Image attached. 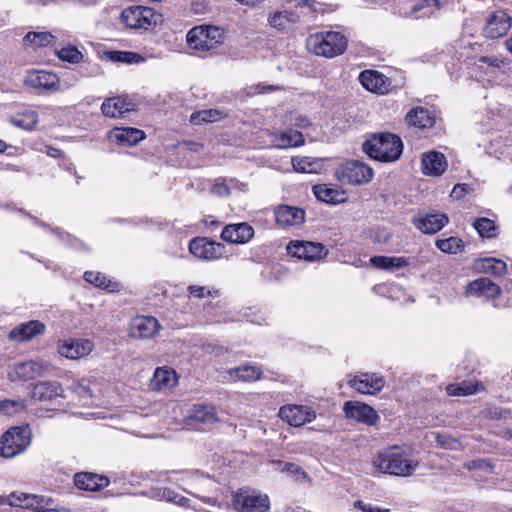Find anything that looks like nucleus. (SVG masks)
Instances as JSON below:
<instances>
[{"label":"nucleus","mask_w":512,"mask_h":512,"mask_svg":"<svg viewBox=\"0 0 512 512\" xmlns=\"http://www.w3.org/2000/svg\"><path fill=\"white\" fill-rule=\"evenodd\" d=\"M436 441L439 445L447 449H456L459 445V442L456 439H453L446 434H438L436 436Z\"/></svg>","instance_id":"nucleus-58"},{"label":"nucleus","mask_w":512,"mask_h":512,"mask_svg":"<svg viewBox=\"0 0 512 512\" xmlns=\"http://www.w3.org/2000/svg\"><path fill=\"white\" fill-rule=\"evenodd\" d=\"M374 176L373 169L357 160L347 161L335 170V177L342 183L362 185L370 182Z\"/></svg>","instance_id":"nucleus-8"},{"label":"nucleus","mask_w":512,"mask_h":512,"mask_svg":"<svg viewBox=\"0 0 512 512\" xmlns=\"http://www.w3.org/2000/svg\"><path fill=\"white\" fill-rule=\"evenodd\" d=\"M270 137L272 146L280 149L297 147L304 144L303 134L293 129L281 133H270Z\"/></svg>","instance_id":"nucleus-29"},{"label":"nucleus","mask_w":512,"mask_h":512,"mask_svg":"<svg viewBox=\"0 0 512 512\" xmlns=\"http://www.w3.org/2000/svg\"><path fill=\"white\" fill-rule=\"evenodd\" d=\"M178 375L172 367L162 366L155 369L151 384H177Z\"/></svg>","instance_id":"nucleus-40"},{"label":"nucleus","mask_w":512,"mask_h":512,"mask_svg":"<svg viewBox=\"0 0 512 512\" xmlns=\"http://www.w3.org/2000/svg\"><path fill=\"white\" fill-rule=\"evenodd\" d=\"M382 386H359L358 391L363 394L375 395L381 391Z\"/></svg>","instance_id":"nucleus-63"},{"label":"nucleus","mask_w":512,"mask_h":512,"mask_svg":"<svg viewBox=\"0 0 512 512\" xmlns=\"http://www.w3.org/2000/svg\"><path fill=\"white\" fill-rule=\"evenodd\" d=\"M189 47L200 53L215 50L224 39L223 30L216 26H197L187 33Z\"/></svg>","instance_id":"nucleus-5"},{"label":"nucleus","mask_w":512,"mask_h":512,"mask_svg":"<svg viewBox=\"0 0 512 512\" xmlns=\"http://www.w3.org/2000/svg\"><path fill=\"white\" fill-rule=\"evenodd\" d=\"M354 505L356 508L362 510L363 512H390L389 509H381L379 507L372 506L371 504H367L360 500L356 501Z\"/></svg>","instance_id":"nucleus-60"},{"label":"nucleus","mask_w":512,"mask_h":512,"mask_svg":"<svg viewBox=\"0 0 512 512\" xmlns=\"http://www.w3.org/2000/svg\"><path fill=\"white\" fill-rule=\"evenodd\" d=\"M74 484L82 490L98 491L109 485V479L95 473L81 472L74 476Z\"/></svg>","instance_id":"nucleus-27"},{"label":"nucleus","mask_w":512,"mask_h":512,"mask_svg":"<svg viewBox=\"0 0 512 512\" xmlns=\"http://www.w3.org/2000/svg\"><path fill=\"white\" fill-rule=\"evenodd\" d=\"M54 36L48 32H29L24 37V43L32 45L34 48L46 47L52 43Z\"/></svg>","instance_id":"nucleus-43"},{"label":"nucleus","mask_w":512,"mask_h":512,"mask_svg":"<svg viewBox=\"0 0 512 512\" xmlns=\"http://www.w3.org/2000/svg\"><path fill=\"white\" fill-rule=\"evenodd\" d=\"M275 219L281 226H298L304 222L305 212L298 207L281 205L275 210Z\"/></svg>","instance_id":"nucleus-26"},{"label":"nucleus","mask_w":512,"mask_h":512,"mask_svg":"<svg viewBox=\"0 0 512 512\" xmlns=\"http://www.w3.org/2000/svg\"><path fill=\"white\" fill-rule=\"evenodd\" d=\"M373 466L381 473L407 477L414 473L418 461L398 447L387 448L380 451L373 460Z\"/></svg>","instance_id":"nucleus-1"},{"label":"nucleus","mask_w":512,"mask_h":512,"mask_svg":"<svg viewBox=\"0 0 512 512\" xmlns=\"http://www.w3.org/2000/svg\"><path fill=\"white\" fill-rule=\"evenodd\" d=\"M254 236V229L248 223H236L226 225L221 233V238L233 244H245Z\"/></svg>","instance_id":"nucleus-21"},{"label":"nucleus","mask_w":512,"mask_h":512,"mask_svg":"<svg viewBox=\"0 0 512 512\" xmlns=\"http://www.w3.org/2000/svg\"><path fill=\"white\" fill-rule=\"evenodd\" d=\"M189 251L195 257L203 260H216L223 256L224 245L207 238H194L189 243Z\"/></svg>","instance_id":"nucleus-12"},{"label":"nucleus","mask_w":512,"mask_h":512,"mask_svg":"<svg viewBox=\"0 0 512 512\" xmlns=\"http://www.w3.org/2000/svg\"><path fill=\"white\" fill-rule=\"evenodd\" d=\"M62 386H33L31 398L35 401H52L56 399L60 393L58 390Z\"/></svg>","instance_id":"nucleus-41"},{"label":"nucleus","mask_w":512,"mask_h":512,"mask_svg":"<svg viewBox=\"0 0 512 512\" xmlns=\"http://www.w3.org/2000/svg\"><path fill=\"white\" fill-rule=\"evenodd\" d=\"M364 152L380 162H394L403 152V142L397 135L379 133L372 135L363 143Z\"/></svg>","instance_id":"nucleus-2"},{"label":"nucleus","mask_w":512,"mask_h":512,"mask_svg":"<svg viewBox=\"0 0 512 512\" xmlns=\"http://www.w3.org/2000/svg\"><path fill=\"white\" fill-rule=\"evenodd\" d=\"M84 279L88 283L109 292L117 291L120 287L118 282L109 279L106 275L100 272L87 271L84 273Z\"/></svg>","instance_id":"nucleus-34"},{"label":"nucleus","mask_w":512,"mask_h":512,"mask_svg":"<svg viewBox=\"0 0 512 512\" xmlns=\"http://www.w3.org/2000/svg\"><path fill=\"white\" fill-rule=\"evenodd\" d=\"M38 120V114L35 111H27L21 119L16 120V124L25 129H31L38 123Z\"/></svg>","instance_id":"nucleus-52"},{"label":"nucleus","mask_w":512,"mask_h":512,"mask_svg":"<svg viewBox=\"0 0 512 512\" xmlns=\"http://www.w3.org/2000/svg\"><path fill=\"white\" fill-rule=\"evenodd\" d=\"M226 373L229 375L226 379L230 381L255 382L261 379L262 370L256 364L245 363L229 369Z\"/></svg>","instance_id":"nucleus-28"},{"label":"nucleus","mask_w":512,"mask_h":512,"mask_svg":"<svg viewBox=\"0 0 512 512\" xmlns=\"http://www.w3.org/2000/svg\"><path fill=\"white\" fill-rule=\"evenodd\" d=\"M222 116L223 113L216 109L202 110L194 112L190 117V121L195 125H199L202 123L218 121L222 118Z\"/></svg>","instance_id":"nucleus-42"},{"label":"nucleus","mask_w":512,"mask_h":512,"mask_svg":"<svg viewBox=\"0 0 512 512\" xmlns=\"http://www.w3.org/2000/svg\"><path fill=\"white\" fill-rule=\"evenodd\" d=\"M412 263L411 258L408 257H389L388 256V269L397 270L409 266Z\"/></svg>","instance_id":"nucleus-56"},{"label":"nucleus","mask_w":512,"mask_h":512,"mask_svg":"<svg viewBox=\"0 0 512 512\" xmlns=\"http://www.w3.org/2000/svg\"><path fill=\"white\" fill-rule=\"evenodd\" d=\"M440 7L438 0H420L411 7L409 15L414 19L429 18L434 14V9Z\"/></svg>","instance_id":"nucleus-36"},{"label":"nucleus","mask_w":512,"mask_h":512,"mask_svg":"<svg viewBox=\"0 0 512 512\" xmlns=\"http://www.w3.org/2000/svg\"><path fill=\"white\" fill-rule=\"evenodd\" d=\"M42 367L35 361L18 364L14 368V374L19 380L29 381L41 374Z\"/></svg>","instance_id":"nucleus-37"},{"label":"nucleus","mask_w":512,"mask_h":512,"mask_svg":"<svg viewBox=\"0 0 512 512\" xmlns=\"http://www.w3.org/2000/svg\"><path fill=\"white\" fill-rule=\"evenodd\" d=\"M57 55L61 60L70 63H79L83 58L82 53L74 46L63 47Z\"/></svg>","instance_id":"nucleus-49"},{"label":"nucleus","mask_w":512,"mask_h":512,"mask_svg":"<svg viewBox=\"0 0 512 512\" xmlns=\"http://www.w3.org/2000/svg\"><path fill=\"white\" fill-rule=\"evenodd\" d=\"M279 415L289 425L299 427L316 418V413L308 406L287 405L280 408Z\"/></svg>","instance_id":"nucleus-15"},{"label":"nucleus","mask_w":512,"mask_h":512,"mask_svg":"<svg viewBox=\"0 0 512 512\" xmlns=\"http://www.w3.org/2000/svg\"><path fill=\"white\" fill-rule=\"evenodd\" d=\"M448 222V216L439 212L419 215L413 219V224L415 227L425 234L437 233L445 225H447Z\"/></svg>","instance_id":"nucleus-20"},{"label":"nucleus","mask_w":512,"mask_h":512,"mask_svg":"<svg viewBox=\"0 0 512 512\" xmlns=\"http://www.w3.org/2000/svg\"><path fill=\"white\" fill-rule=\"evenodd\" d=\"M94 344L89 339H67L59 343L58 353L68 359L76 360L89 355Z\"/></svg>","instance_id":"nucleus-16"},{"label":"nucleus","mask_w":512,"mask_h":512,"mask_svg":"<svg viewBox=\"0 0 512 512\" xmlns=\"http://www.w3.org/2000/svg\"><path fill=\"white\" fill-rule=\"evenodd\" d=\"M7 501L11 506L33 510L40 502H44V498L25 493H12L8 496Z\"/></svg>","instance_id":"nucleus-35"},{"label":"nucleus","mask_w":512,"mask_h":512,"mask_svg":"<svg viewBox=\"0 0 512 512\" xmlns=\"http://www.w3.org/2000/svg\"><path fill=\"white\" fill-rule=\"evenodd\" d=\"M473 227L481 237L492 238L497 234V227L493 220L488 218H479L473 222Z\"/></svg>","instance_id":"nucleus-44"},{"label":"nucleus","mask_w":512,"mask_h":512,"mask_svg":"<svg viewBox=\"0 0 512 512\" xmlns=\"http://www.w3.org/2000/svg\"><path fill=\"white\" fill-rule=\"evenodd\" d=\"M120 20L129 29L148 30L157 25L159 15L149 7L130 6L122 11Z\"/></svg>","instance_id":"nucleus-7"},{"label":"nucleus","mask_w":512,"mask_h":512,"mask_svg":"<svg viewBox=\"0 0 512 512\" xmlns=\"http://www.w3.org/2000/svg\"><path fill=\"white\" fill-rule=\"evenodd\" d=\"M435 246L443 253L458 254L464 251L465 243L461 238L451 236L448 238L437 239L435 241Z\"/></svg>","instance_id":"nucleus-38"},{"label":"nucleus","mask_w":512,"mask_h":512,"mask_svg":"<svg viewBox=\"0 0 512 512\" xmlns=\"http://www.w3.org/2000/svg\"><path fill=\"white\" fill-rule=\"evenodd\" d=\"M273 464L276 466V470L295 476L296 479L306 477V473L303 471V469L299 465H296L295 463L274 461Z\"/></svg>","instance_id":"nucleus-48"},{"label":"nucleus","mask_w":512,"mask_h":512,"mask_svg":"<svg viewBox=\"0 0 512 512\" xmlns=\"http://www.w3.org/2000/svg\"><path fill=\"white\" fill-rule=\"evenodd\" d=\"M479 62L497 68L501 67L504 63L502 59L495 56H482L479 58Z\"/></svg>","instance_id":"nucleus-62"},{"label":"nucleus","mask_w":512,"mask_h":512,"mask_svg":"<svg viewBox=\"0 0 512 512\" xmlns=\"http://www.w3.org/2000/svg\"><path fill=\"white\" fill-rule=\"evenodd\" d=\"M156 497L161 500L175 503L179 506H186L189 499L168 488H160L156 491Z\"/></svg>","instance_id":"nucleus-46"},{"label":"nucleus","mask_w":512,"mask_h":512,"mask_svg":"<svg viewBox=\"0 0 512 512\" xmlns=\"http://www.w3.org/2000/svg\"><path fill=\"white\" fill-rule=\"evenodd\" d=\"M277 87L276 86H263V85H257L255 87V92L256 93H265L267 91H271V90H276Z\"/></svg>","instance_id":"nucleus-64"},{"label":"nucleus","mask_w":512,"mask_h":512,"mask_svg":"<svg viewBox=\"0 0 512 512\" xmlns=\"http://www.w3.org/2000/svg\"><path fill=\"white\" fill-rule=\"evenodd\" d=\"M313 193L315 197L327 204H340L345 202L346 193L343 190L331 187L326 184H318L313 186Z\"/></svg>","instance_id":"nucleus-30"},{"label":"nucleus","mask_w":512,"mask_h":512,"mask_svg":"<svg viewBox=\"0 0 512 512\" xmlns=\"http://www.w3.org/2000/svg\"><path fill=\"white\" fill-rule=\"evenodd\" d=\"M512 26V19L506 11L498 10L491 13L484 27V34L491 39H497L507 34Z\"/></svg>","instance_id":"nucleus-14"},{"label":"nucleus","mask_w":512,"mask_h":512,"mask_svg":"<svg viewBox=\"0 0 512 512\" xmlns=\"http://www.w3.org/2000/svg\"><path fill=\"white\" fill-rule=\"evenodd\" d=\"M383 379L380 375L376 373H363L359 372L354 375L349 374L347 375V384H378L379 382H382Z\"/></svg>","instance_id":"nucleus-45"},{"label":"nucleus","mask_w":512,"mask_h":512,"mask_svg":"<svg viewBox=\"0 0 512 512\" xmlns=\"http://www.w3.org/2000/svg\"><path fill=\"white\" fill-rule=\"evenodd\" d=\"M409 125L419 129L432 127L435 121L434 115L423 107L412 108L406 115Z\"/></svg>","instance_id":"nucleus-32"},{"label":"nucleus","mask_w":512,"mask_h":512,"mask_svg":"<svg viewBox=\"0 0 512 512\" xmlns=\"http://www.w3.org/2000/svg\"><path fill=\"white\" fill-rule=\"evenodd\" d=\"M32 433L28 426L9 428L0 437V456L13 458L23 453L31 443Z\"/></svg>","instance_id":"nucleus-6"},{"label":"nucleus","mask_w":512,"mask_h":512,"mask_svg":"<svg viewBox=\"0 0 512 512\" xmlns=\"http://www.w3.org/2000/svg\"><path fill=\"white\" fill-rule=\"evenodd\" d=\"M374 242L377 243H386L390 240V233L384 228H376L371 230L369 236Z\"/></svg>","instance_id":"nucleus-57"},{"label":"nucleus","mask_w":512,"mask_h":512,"mask_svg":"<svg viewBox=\"0 0 512 512\" xmlns=\"http://www.w3.org/2000/svg\"><path fill=\"white\" fill-rule=\"evenodd\" d=\"M474 267L478 272L495 276H502L507 271L506 263L503 260L492 257L476 260Z\"/></svg>","instance_id":"nucleus-33"},{"label":"nucleus","mask_w":512,"mask_h":512,"mask_svg":"<svg viewBox=\"0 0 512 512\" xmlns=\"http://www.w3.org/2000/svg\"><path fill=\"white\" fill-rule=\"evenodd\" d=\"M111 59L116 62H122L127 64L142 63L145 61L144 57L138 53L130 51H113L111 53Z\"/></svg>","instance_id":"nucleus-47"},{"label":"nucleus","mask_w":512,"mask_h":512,"mask_svg":"<svg viewBox=\"0 0 512 512\" xmlns=\"http://www.w3.org/2000/svg\"><path fill=\"white\" fill-rule=\"evenodd\" d=\"M500 287L488 278H478L469 282L465 287V295L467 297H482L486 300L495 299L500 295Z\"/></svg>","instance_id":"nucleus-18"},{"label":"nucleus","mask_w":512,"mask_h":512,"mask_svg":"<svg viewBox=\"0 0 512 512\" xmlns=\"http://www.w3.org/2000/svg\"><path fill=\"white\" fill-rule=\"evenodd\" d=\"M23 407L22 401L3 400L0 401V414L11 415Z\"/></svg>","instance_id":"nucleus-53"},{"label":"nucleus","mask_w":512,"mask_h":512,"mask_svg":"<svg viewBox=\"0 0 512 512\" xmlns=\"http://www.w3.org/2000/svg\"><path fill=\"white\" fill-rule=\"evenodd\" d=\"M187 291L189 293V296L199 298V299L205 298V297L215 298L219 295L218 290H211L206 286H200V285H190V286H188Z\"/></svg>","instance_id":"nucleus-51"},{"label":"nucleus","mask_w":512,"mask_h":512,"mask_svg":"<svg viewBox=\"0 0 512 512\" xmlns=\"http://www.w3.org/2000/svg\"><path fill=\"white\" fill-rule=\"evenodd\" d=\"M233 505L239 512H267L269 498L255 490L241 489L234 495Z\"/></svg>","instance_id":"nucleus-9"},{"label":"nucleus","mask_w":512,"mask_h":512,"mask_svg":"<svg viewBox=\"0 0 512 512\" xmlns=\"http://www.w3.org/2000/svg\"><path fill=\"white\" fill-rule=\"evenodd\" d=\"M108 138L122 146H133L145 138V133L132 127H115L109 131Z\"/></svg>","instance_id":"nucleus-24"},{"label":"nucleus","mask_w":512,"mask_h":512,"mask_svg":"<svg viewBox=\"0 0 512 512\" xmlns=\"http://www.w3.org/2000/svg\"><path fill=\"white\" fill-rule=\"evenodd\" d=\"M370 263L379 269H388V256H373L370 258Z\"/></svg>","instance_id":"nucleus-61"},{"label":"nucleus","mask_w":512,"mask_h":512,"mask_svg":"<svg viewBox=\"0 0 512 512\" xmlns=\"http://www.w3.org/2000/svg\"><path fill=\"white\" fill-rule=\"evenodd\" d=\"M465 468L468 470H474V469H480L485 472H490L492 469V466L490 462L486 459H475L470 460L464 464Z\"/></svg>","instance_id":"nucleus-55"},{"label":"nucleus","mask_w":512,"mask_h":512,"mask_svg":"<svg viewBox=\"0 0 512 512\" xmlns=\"http://www.w3.org/2000/svg\"><path fill=\"white\" fill-rule=\"evenodd\" d=\"M484 386H445L446 394L449 396H468L480 391Z\"/></svg>","instance_id":"nucleus-50"},{"label":"nucleus","mask_w":512,"mask_h":512,"mask_svg":"<svg viewBox=\"0 0 512 512\" xmlns=\"http://www.w3.org/2000/svg\"><path fill=\"white\" fill-rule=\"evenodd\" d=\"M307 49L325 58L342 55L348 47V38L340 31H319L308 36Z\"/></svg>","instance_id":"nucleus-3"},{"label":"nucleus","mask_w":512,"mask_h":512,"mask_svg":"<svg viewBox=\"0 0 512 512\" xmlns=\"http://www.w3.org/2000/svg\"><path fill=\"white\" fill-rule=\"evenodd\" d=\"M343 410L347 418L367 425L375 424L379 418L377 412L372 407L357 401H347L344 404Z\"/></svg>","instance_id":"nucleus-17"},{"label":"nucleus","mask_w":512,"mask_h":512,"mask_svg":"<svg viewBox=\"0 0 512 512\" xmlns=\"http://www.w3.org/2000/svg\"><path fill=\"white\" fill-rule=\"evenodd\" d=\"M130 110H132V104L125 97L108 98L101 106L102 113L111 118L120 117Z\"/></svg>","instance_id":"nucleus-31"},{"label":"nucleus","mask_w":512,"mask_h":512,"mask_svg":"<svg viewBox=\"0 0 512 512\" xmlns=\"http://www.w3.org/2000/svg\"><path fill=\"white\" fill-rule=\"evenodd\" d=\"M448 163L444 154L431 150L421 156V171L426 176H441L447 169Z\"/></svg>","instance_id":"nucleus-19"},{"label":"nucleus","mask_w":512,"mask_h":512,"mask_svg":"<svg viewBox=\"0 0 512 512\" xmlns=\"http://www.w3.org/2000/svg\"><path fill=\"white\" fill-rule=\"evenodd\" d=\"M287 251L294 257L307 261H318L326 257L328 250L324 245L309 241H292L287 246Z\"/></svg>","instance_id":"nucleus-10"},{"label":"nucleus","mask_w":512,"mask_h":512,"mask_svg":"<svg viewBox=\"0 0 512 512\" xmlns=\"http://www.w3.org/2000/svg\"><path fill=\"white\" fill-rule=\"evenodd\" d=\"M158 320L152 316H137L130 323V335L134 338H151L159 330Z\"/></svg>","instance_id":"nucleus-22"},{"label":"nucleus","mask_w":512,"mask_h":512,"mask_svg":"<svg viewBox=\"0 0 512 512\" xmlns=\"http://www.w3.org/2000/svg\"><path fill=\"white\" fill-rule=\"evenodd\" d=\"M218 421L215 407L203 404L194 405L185 417V424L196 429L214 425Z\"/></svg>","instance_id":"nucleus-11"},{"label":"nucleus","mask_w":512,"mask_h":512,"mask_svg":"<svg viewBox=\"0 0 512 512\" xmlns=\"http://www.w3.org/2000/svg\"><path fill=\"white\" fill-rule=\"evenodd\" d=\"M287 121L296 127L306 129L312 125L311 121L304 115L298 113H291L287 116Z\"/></svg>","instance_id":"nucleus-54"},{"label":"nucleus","mask_w":512,"mask_h":512,"mask_svg":"<svg viewBox=\"0 0 512 512\" xmlns=\"http://www.w3.org/2000/svg\"><path fill=\"white\" fill-rule=\"evenodd\" d=\"M212 192L218 196H228L230 194V188L225 180H217L212 187Z\"/></svg>","instance_id":"nucleus-59"},{"label":"nucleus","mask_w":512,"mask_h":512,"mask_svg":"<svg viewBox=\"0 0 512 512\" xmlns=\"http://www.w3.org/2000/svg\"><path fill=\"white\" fill-rule=\"evenodd\" d=\"M46 326L44 323L38 320H31L26 323H22L17 327L13 328L9 332V339L15 342H26L30 341L38 335H42L45 332Z\"/></svg>","instance_id":"nucleus-23"},{"label":"nucleus","mask_w":512,"mask_h":512,"mask_svg":"<svg viewBox=\"0 0 512 512\" xmlns=\"http://www.w3.org/2000/svg\"><path fill=\"white\" fill-rule=\"evenodd\" d=\"M26 85L40 92L60 90V80L55 73L48 71H30L25 77Z\"/></svg>","instance_id":"nucleus-13"},{"label":"nucleus","mask_w":512,"mask_h":512,"mask_svg":"<svg viewBox=\"0 0 512 512\" xmlns=\"http://www.w3.org/2000/svg\"><path fill=\"white\" fill-rule=\"evenodd\" d=\"M291 162L293 169L300 173H318L321 169L319 160L307 156L293 157Z\"/></svg>","instance_id":"nucleus-39"},{"label":"nucleus","mask_w":512,"mask_h":512,"mask_svg":"<svg viewBox=\"0 0 512 512\" xmlns=\"http://www.w3.org/2000/svg\"><path fill=\"white\" fill-rule=\"evenodd\" d=\"M299 7H308L312 11H323L321 4L312 0H300L294 9L284 8L268 13V26L278 32L287 33L294 28L300 20Z\"/></svg>","instance_id":"nucleus-4"},{"label":"nucleus","mask_w":512,"mask_h":512,"mask_svg":"<svg viewBox=\"0 0 512 512\" xmlns=\"http://www.w3.org/2000/svg\"><path fill=\"white\" fill-rule=\"evenodd\" d=\"M359 81L366 90L378 94L388 92L390 85L386 76L374 70L362 71L359 75Z\"/></svg>","instance_id":"nucleus-25"}]
</instances>
